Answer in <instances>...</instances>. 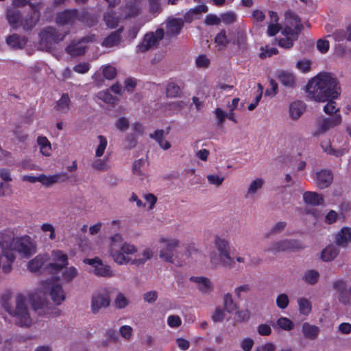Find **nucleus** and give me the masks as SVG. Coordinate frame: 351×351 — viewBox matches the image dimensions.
<instances>
[{"label":"nucleus","mask_w":351,"mask_h":351,"mask_svg":"<svg viewBox=\"0 0 351 351\" xmlns=\"http://www.w3.org/2000/svg\"><path fill=\"white\" fill-rule=\"evenodd\" d=\"M36 252V244L29 236L14 237L8 231H0V269L4 274H9L12 270L15 253L28 258Z\"/></svg>","instance_id":"1"},{"label":"nucleus","mask_w":351,"mask_h":351,"mask_svg":"<svg viewBox=\"0 0 351 351\" xmlns=\"http://www.w3.org/2000/svg\"><path fill=\"white\" fill-rule=\"evenodd\" d=\"M108 240V254L118 265L130 264L140 267L154 257V252L152 248L146 247L138 253V247L130 242L123 241V236L119 233L111 235Z\"/></svg>","instance_id":"2"},{"label":"nucleus","mask_w":351,"mask_h":351,"mask_svg":"<svg viewBox=\"0 0 351 351\" xmlns=\"http://www.w3.org/2000/svg\"><path fill=\"white\" fill-rule=\"evenodd\" d=\"M308 97L317 101L326 102L330 98L337 99L341 90L337 78L330 73H319L307 84Z\"/></svg>","instance_id":"3"},{"label":"nucleus","mask_w":351,"mask_h":351,"mask_svg":"<svg viewBox=\"0 0 351 351\" xmlns=\"http://www.w3.org/2000/svg\"><path fill=\"white\" fill-rule=\"evenodd\" d=\"M47 291H49L52 300L56 304H60L65 300L64 291L60 284L51 280L43 282L38 289L29 295L32 306L38 314L45 315L48 310Z\"/></svg>","instance_id":"4"},{"label":"nucleus","mask_w":351,"mask_h":351,"mask_svg":"<svg viewBox=\"0 0 351 351\" xmlns=\"http://www.w3.org/2000/svg\"><path fill=\"white\" fill-rule=\"evenodd\" d=\"M3 309L11 315L14 323L21 327H29L33 323L27 298L23 294H18L14 301L11 294H5L2 298Z\"/></svg>","instance_id":"5"},{"label":"nucleus","mask_w":351,"mask_h":351,"mask_svg":"<svg viewBox=\"0 0 351 351\" xmlns=\"http://www.w3.org/2000/svg\"><path fill=\"white\" fill-rule=\"evenodd\" d=\"M302 27L300 19L295 14L291 12H286L285 25L281 32L278 45L283 48H291L293 46V41L297 40Z\"/></svg>","instance_id":"6"},{"label":"nucleus","mask_w":351,"mask_h":351,"mask_svg":"<svg viewBox=\"0 0 351 351\" xmlns=\"http://www.w3.org/2000/svg\"><path fill=\"white\" fill-rule=\"evenodd\" d=\"M38 5H30L32 10L31 16L29 18L25 19V20L21 19L19 12L13 10H8V21L14 28L21 26L25 29H29L35 26L39 19L40 14L38 12Z\"/></svg>","instance_id":"7"},{"label":"nucleus","mask_w":351,"mask_h":351,"mask_svg":"<svg viewBox=\"0 0 351 351\" xmlns=\"http://www.w3.org/2000/svg\"><path fill=\"white\" fill-rule=\"evenodd\" d=\"M160 245L158 255L164 262L173 263L176 259L175 250L180 245L178 239L161 237L159 239Z\"/></svg>","instance_id":"8"},{"label":"nucleus","mask_w":351,"mask_h":351,"mask_svg":"<svg viewBox=\"0 0 351 351\" xmlns=\"http://www.w3.org/2000/svg\"><path fill=\"white\" fill-rule=\"evenodd\" d=\"M84 263L92 267L91 271L97 276L111 278L115 275L111 267L104 264L101 259L98 257L86 258L84 260Z\"/></svg>","instance_id":"9"},{"label":"nucleus","mask_w":351,"mask_h":351,"mask_svg":"<svg viewBox=\"0 0 351 351\" xmlns=\"http://www.w3.org/2000/svg\"><path fill=\"white\" fill-rule=\"evenodd\" d=\"M303 243L295 239H283L274 242L269 245L267 251L276 253L285 251H294L302 249Z\"/></svg>","instance_id":"10"},{"label":"nucleus","mask_w":351,"mask_h":351,"mask_svg":"<svg viewBox=\"0 0 351 351\" xmlns=\"http://www.w3.org/2000/svg\"><path fill=\"white\" fill-rule=\"evenodd\" d=\"M342 122L341 114H336L332 117H320L316 121V128L313 135L317 136L324 134L329 130L339 125Z\"/></svg>","instance_id":"11"},{"label":"nucleus","mask_w":351,"mask_h":351,"mask_svg":"<svg viewBox=\"0 0 351 351\" xmlns=\"http://www.w3.org/2000/svg\"><path fill=\"white\" fill-rule=\"evenodd\" d=\"M67 32L57 31L53 27H47L40 34V43L46 48H50L53 44L62 40Z\"/></svg>","instance_id":"12"},{"label":"nucleus","mask_w":351,"mask_h":351,"mask_svg":"<svg viewBox=\"0 0 351 351\" xmlns=\"http://www.w3.org/2000/svg\"><path fill=\"white\" fill-rule=\"evenodd\" d=\"M163 36L164 32L162 29L146 34L142 41L136 46V51L143 53L150 49L156 46Z\"/></svg>","instance_id":"13"},{"label":"nucleus","mask_w":351,"mask_h":351,"mask_svg":"<svg viewBox=\"0 0 351 351\" xmlns=\"http://www.w3.org/2000/svg\"><path fill=\"white\" fill-rule=\"evenodd\" d=\"M209 259L211 267L214 269L222 267L230 269L235 266L234 258L231 255L217 254L215 251H211L209 254Z\"/></svg>","instance_id":"14"},{"label":"nucleus","mask_w":351,"mask_h":351,"mask_svg":"<svg viewBox=\"0 0 351 351\" xmlns=\"http://www.w3.org/2000/svg\"><path fill=\"white\" fill-rule=\"evenodd\" d=\"M110 304V294L107 290H101L95 292L91 298V311L97 313L101 309L106 308Z\"/></svg>","instance_id":"15"},{"label":"nucleus","mask_w":351,"mask_h":351,"mask_svg":"<svg viewBox=\"0 0 351 351\" xmlns=\"http://www.w3.org/2000/svg\"><path fill=\"white\" fill-rule=\"evenodd\" d=\"M52 263L47 265L48 269L51 271H59L66 267L68 262V256L60 250H53L51 252Z\"/></svg>","instance_id":"16"},{"label":"nucleus","mask_w":351,"mask_h":351,"mask_svg":"<svg viewBox=\"0 0 351 351\" xmlns=\"http://www.w3.org/2000/svg\"><path fill=\"white\" fill-rule=\"evenodd\" d=\"M93 38L88 36L83 38L80 40H73L66 48L67 53L72 56H78L84 54L86 48V43L92 41Z\"/></svg>","instance_id":"17"},{"label":"nucleus","mask_w":351,"mask_h":351,"mask_svg":"<svg viewBox=\"0 0 351 351\" xmlns=\"http://www.w3.org/2000/svg\"><path fill=\"white\" fill-rule=\"evenodd\" d=\"M149 165V162L146 157L134 160L132 165V173L138 177L141 181L148 180L149 175L146 171V169Z\"/></svg>","instance_id":"18"},{"label":"nucleus","mask_w":351,"mask_h":351,"mask_svg":"<svg viewBox=\"0 0 351 351\" xmlns=\"http://www.w3.org/2000/svg\"><path fill=\"white\" fill-rule=\"evenodd\" d=\"M125 18H133L138 16L142 12L141 3L139 0H131L127 2L122 8Z\"/></svg>","instance_id":"19"},{"label":"nucleus","mask_w":351,"mask_h":351,"mask_svg":"<svg viewBox=\"0 0 351 351\" xmlns=\"http://www.w3.org/2000/svg\"><path fill=\"white\" fill-rule=\"evenodd\" d=\"M335 241L337 245L346 247L351 243V228L343 227L335 234Z\"/></svg>","instance_id":"20"},{"label":"nucleus","mask_w":351,"mask_h":351,"mask_svg":"<svg viewBox=\"0 0 351 351\" xmlns=\"http://www.w3.org/2000/svg\"><path fill=\"white\" fill-rule=\"evenodd\" d=\"M316 184L321 189L328 187L333 180V176L329 170H322L317 173Z\"/></svg>","instance_id":"21"},{"label":"nucleus","mask_w":351,"mask_h":351,"mask_svg":"<svg viewBox=\"0 0 351 351\" xmlns=\"http://www.w3.org/2000/svg\"><path fill=\"white\" fill-rule=\"evenodd\" d=\"M306 110V105L301 101H293L289 104V115L291 119H299Z\"/></svg>","instance_id":"22"},{"label":"nucleus","mask_w":351,"mask_h":351,"mask_svg":"<svg viewBox=\"0 0 351 351\" xmlns=\"http://www.w3.org/2000/svg\"><path fill=\"white\" fill-rule=\"evenodd\" d=\"M57 23L60 25L73 24L77 20H80L76 10H65L58 14L57 16Z\"/></svg>","instance_id":"23"},{"label":"nucleus","mask_w":351,"mask_h":351,"mask_svg":"<svg viewBox=\"0 0 351 351\" xmlns=\"http://www.w3.org/2000/svg\"><path fill=\"white\" fill-rule=\"evenodd\" d=\"M265 184V180L262 178H256L250 181L245 191L246 197H253L261 191Z\"/></svg>","instance_id":"24"},{"label":"nucleus","mask_w":351,"mask_h":351,"mask_svg":"<svg viewBox=\"0 0 351 351\" xmlns=\"http://www.w3.org/2000/svg\"><path fill=\"white\" fill-rule=\"evenodd\" d=\"M123 27H120L119 29L112 32L103 41L102 45L106 47H113L119 45L123 41L121 33Z\"/></svg>","instance_id":"25"},{"label":"nucleus","mask_w":351,"mask_h":351,"mask_svg":"<svg viewBox=\"0 0 351 351\" xmlns=\"http://www.w3.org/2000/svg\"><path fill=\"white\" fill-rule=\"evenodd\" d=\"M214 245L217 254L231 255V249L229 241L219 236H216L214 239Z\"/></svg>","instance_id":"26"},{"label":"nucleus","mask_w":351,"mask_h":351,"mask_svg":"<svg viewBox=\"0 0 351 351\" xmlns=\"http://www.w3.org/2000/svg\"><path fill=\"white\" fill-rule=\"evenodd\" d=\"M65 173H57L53 175L47 176L45 174H40L39 176L38 182L41 183L46 187H50L52 185L59 182L62 177L66 176Z\"/></svg>","instance_id":"27"},{"label":"nucleus","mask_w":351,"mask_h":351,"mask_svg":"<svg viewBox=\"0 0 351 351\" xmlns=\"http://www.w3.org/2000/svg\"><path fill=\"white\" fill-rule=\"evenodd\" d=\"M193 281L197 284V287L202 293H209L213 290V285L211 280L204 277H194Z\"/></svg>","instance_id":"28"},{"label":"nucleus","mask_w":351,"mask_h":351,"mask_svg":"<svg viewBox=\"0 0 351 351\" xmlns=\"http://www.w3.org/2000/svg\"><path fill=\"white\" fill-rule=\"evenodd\" d=\"M304 202L312 206H317L322 204L324 202L323 197L313 191H306L303 193Z\"/></svg>","instance_id":"29"},{"label":"nucleus","mask_w":351,"mask_h":351,"mask_svg":"<svg viewBox=\"0 0 351 351\" xmlns=\"http://www.w3.org/2000/svg\"><path fill=\"white\" fill-rule=\"evenodd\" d=\"M48 259V255L38 254L28 262L27 268L32 272L38 271Z\"/></svg>","instance_id":"30"},{"label":"nucleus","mask_w":351,"mask_h":351,"mask_svg":"<svg viewBox=\"0 0 351 351\" xmlns=\"http://www.w3.org/2000/svg\"><path fill=\"white\" fill-rule=\"evenodd\" d=\"M71 107V101L69 96L67 94H63L56 101L55 108L61 114H66L70 110Z\"/></svg>","instance_id":"31"},{"label":"nucleus","mask_w":351,"mask_h":351,"mask_svg":"<svg viewBox=\"0 0 351 351\" xmlns=\"http://www.w3.org/2000/svg\"><path fill=\"white\" fill-rule=\"evenodd\" d=\"M183 26V21L180 19H169L167 21V33L169 35L178 34Z\"/></svg>","instance_id":"32"},{"label":"nucleus","mask_w":351,"mask_h":351,"mask_svg":"<svg viewBox=\"0 0 351 351\" xmlns=\"http://www.w3.org/2000/svg\"><path fill=\"white\" fill-rule=\"evenodd\" d=\"M339 252L338 247L335 245H327L321 253V258L325 262L334 260Z\"/></svg>","instance_id":"33"},{"label":"nucleus","mask_w":351,"mask_h":351,"mask_svg":"<svg viewBox=\"0 0 351 351\" xmlns=\"http://www.w3.org/2000/svg\"><path fill=\"white\" fill-rule=\"evenodd\" d=\"M108 146V140L106 137L102 135L97 136L95 144V156L96 158H101L104 156Z\"/></svg>","instance_id":"34"},{"label":"nucleus","mask_w":351,"mask_h":351,"mask_svg":"<svg viewBox=\"0 0 351 351\" xmlns=\"http://www.w3.org/2000/svg\"><path fill=\"white\" fill-rule=\"evenodd\" d=\"M104 21L108 28L114 29L120 23L121 17L114 12L108 11L104 14Z\"/></svg>","instance_id":"35"},{"label":"nucleus","mask_w":351,"mask_h":351,"mask_svg":"<svg viewBox=\"0 0 351 351\" xmlns=\"http://www.w3.org/2000/svg\"><path fill=\"white\" fill-rule=\"evenodd\" d=\"M6 43L9 46L14 49H21L25 46L27 39L25 37L19 36L17 34H13L7 38Z\"/></svg>","instance_id":"36"},{"label":"nucleus","mask_w":351,"mask_h":351,"mask_svg":"<svg viewBox=\"0 0 351 351\" xmlns=\"http://www.w3.org/2000/svg\"><path fill=\"white\" fill-rule=\"evenodd\" d=\"M208 10V8L205 5H200L195 8L191 9L189 11H188L184 16V21L186 22H191L194 19H195L197 15H199L201 13H206Z\"/></svg>","instance_id":"37"},{"label":"nucleus","mask_w":351,"mask_h":351,"mask_svg":"<svg viewBox=\"0 0 351 351\" xmlns=\"http://www.w3.org/2000/svg\"><path fill=\"white\" fill-rule=\"evenodd\" d=\"M278 79L284 86L293 87L295 84V77L288 71H281L278 73Z\"/></svg>","instance_id":"38"},{"label":"nucleus","mask_w":351,"mask_h":351,"mask_svg":"<svg viewBox=\"0 0 351 351\" xmlns=\"http://www.w3.org/2000/svg\"><path fill=\"white\" fill-rule=\"evenodd\" d=\"M230 43V40L228 38L225 30H221L215 38V46L218 50L226 49Z\"/></svg>","instance_id":"39"},{"label":"nucleus","mask_w":351,"mask_h":351,"mask_svg":"<svg viewBox=\"0 0 351 351\" xmlns=\"http://www.w3.org/2000/svg\"><path fill=\"white\" fill-rule=\"evenodd\" d=\"M37 143L40 148V153L45 156H49L51 153V145L49 141L43 136L37 138Z\"/></svg>","instance_id":"40"},{"label":"nucleus","mask_w":351,"mask_h":351,"mask_svg":"<svg viewBox=\"0 0 351 351\" xmlns=\"http://www.w3.org/2000/svg\"><path fill=\"white\" fill-rule=\"evenodd\" d=\"M302 332L306 338L314 339L317 337L319 332V329L316 326L311 325L308 323H304L302 324Z\"/></svg>","instance_id":"41"},{"label":"nucleus","mask_w":351,"mask_h":351,"mask_svg":"<svg viewBox=\"0 0 351 351\" xmlns=\"http://www.w3.org/2000/svg\"><path fill=\"white\" fill-rule=\"evenodd\" d=\"M322 147L324 152L327 154L332 155L336 157H341L344 155L347 152L344 148L335 149L332 147L330 143H322Z\"/></svg>","instance_id":"42"},{"label":"nucleus","mask_w":351,"mask_h":351,"mask_svg":"<svg viewBox=\"0 0 351 351\" xmlns=\"http://www.w3.org/2000/svg\"><path fill=\"white\" fill-rule=\"evenodd\" d=\"M294 327L293 322L286 317H280L276 320L275 328H280L283 330L290 331Z\"/></svg>","instance_id":"43"},{"label":"nucleus","mask_w":351,"mask_h":351,"mask_svg":"<svg viewBox=\"0 0 351 351\" xmlns=\"http://www.w3.org/2000/svg\"><path fill=\"white\" fill-rule=\"evenodd\" d=\"M223 304L225 310L228 313H232L237 308L236 303L234 302L232 294L227 293L223 297Z\"/></svg>","instance_id":"44"},{"label":"nucleus","mask_w":351,"mask_h":351,"mask_svg":"<svg viewBox=\"0 0 351 351\" xmlns=\"http://www.w3.org/2000/svg\"><path fill=\"white\" fill-rule=\"evenodd\" d=\"M335 99H329L326 102V104L324 106L323 110L324 112L330 116L336 114H340L339 112V108L337 105V103L334 101Z\"/></svg>","instance_id":"45"},{"label":"nucleus","mask_w":351,"mask_h":351,"mask_svg":"<svg viewBox=\"0 0 351 351\" xmlns=\"http://www.w3.org/2000/svg\"><path fill=\"white\" fill-rule=\"evenodd\" d=\"M234 261L239 263H245L247 267H254L261 263V259L258 257H252L247 261L245 255L238 254L236 256Z\"/></svg>","instance_id":"46"},{"label":"nucleus","mask_w":351,"mask_h":351,"mask_svg":"<svg viewBox=\"0 0 351 351\" xmlns=\"http://www.w3.org/2000/svg\"><path fill=\"white\" fill-rule=\"evenodd\" d=\"M79 274L78 270L73 266L66 267L62 273V277L64 282H71Z\"/></svg>","instance_id":"47"},{"label":"nucleus","mask_w":351,"mask_h":351,"mask_svg":"<svg viewBox=\"0 0 351 351\" xmlns=\"http://www.w3.org/2000/svg\"><path fill=\"white\" fill-rule=\"evenodd\" d=\"M108 158H97L91 164L92 167L97 171H104L110 169V165L108 163Z\"/></svg>","instance_id":"48"},{"label":"nucleus","mask_w":351,"mask_h":351,"mask_svg":"<svg viewBox=\"0 0 351 351\" xmlns=\"http://www.w3.org/2000/svg\"><path fill=\"white\" fill-rule=\"evenodd\" d=\"M299 311L301 314L308 315L311 311V304L310 301L304 298L298 299Z\"/></svg>","instance_id":"49"},{"label":"nucleus","mask_w":351,"mask_h":351,"mask_svg":"<svg viewBox=\"0 0 351 351\" xmlns=\"http://www.w3.org/2000/svg\"><path fill=\"white\" fill-rule=\"evenodd\" d=\"M139 29L140 28L137 26L129 27L124 33L123 37H122L123 41L130 43L136 38Z\"/></svg>","instance_id":"50"},{"label":"nucleus","mask_w":351,"mask_h":351,"mask_svg":"<svg viewBox=\"0 0 351 351\" xmlns=\"http://www.w3.org/2000/svg\"><path fill=\"white\" fill-rule=\"evenodd\" d=\"M130 304V300L122 293H119L114 301V305L117 309H123L126 308Z\"/></svg>","instance_id":"51"},{"label":"nucleus","mask_w":351,"mask_h":351,"mask_svg":"<svg viewBox=\"0 0 351 351\" xmlns=\"http://www.w3.org/2000/svg\"><path fill=\"white\" fill-rule=\"evenodd\" d=\"M319 274L317 271L308 270L304 273L302 276V280L308 285L315 284L319 279Z\"/></svg>","instance_id":"52"},{"label":"nucleus","mask_w":351,"mask_h":351,"mask_svg":"<svg viewBox=\"0 0 351 351\" xmlns=\"http://www.w3.org/2000/svg\"><path fill=\"white\" fill-rule=\"evenodd\" d=\"M41 231L47 234L50 240H55L56 238L55 227L50 223H43L40 226Z\"/></svg>","instance_id":"53"},{"label":"nucleus","mask_w":351,"mask_h":351,"mask_svg":"<svg viewBox=\"0 0 351 351\" xmlns=\"http://www.w3.org/2000/svg\"><path fill=\"white\" fill-rule=\"evenodd\" d=\"M180 88L173 82L169 83L166 88V94L169 97H176L180 95Z\"/></svg>","instance_id":"54"},{"label":"nucleus","mask_w":351,"mask_h":351,"mask_svg":"<svg viewBox=\"0 0 351 351\" xmlns=\"http://www.w3.org/2000/svg\"><path fill=\"white\" fill-rule=\"evenodd\" d=\"M251 290V286L249 284H243L238 287H237L234 290V293L235 296L240 299L247 293H248Z\"/></svg>","instance_id":"55"},{"label":"nucleus","mask_w":351,"mask_h":351,"mask_svg":"<svg viewBox=\"0 0 351 351\" xmlns=\"http://www.w3.org/2000/svg\"><path fill=\"white\" fill-rule=\"evenodd\" d=\"M260 50L259 57L261 59H265L278 53V49L276 48L270 47L269 46L262 47Z\"/></svg>","instance_id":"56"},{"label":"nucleus","mask_w":351,"mask_h":351,"mask_svg":"<svg viewBox=\"0 0 351 351\" xmlns=\"http://www.w3.org/2000/svg\"><path fill=\"white\" fill-rule=\"evenodd\" d=\"M97 98L107 104H114L117 101L108 90L100 91L97 93Z\"/></svg>","instance_id":"57"},{"label":"nucleus","mask_w":351,"mask_h":351,"mask_svg":"<svg viewBox=\"0 0 351 351\" xmlns=\"http://www.w3.org/2000/svg\"><path fill=\"white\" fill-rule=\"evenodd\" d=\"M225 308L223 309L221 307H217L212 315V319L214 322H221L226 319Z\"/></svg>","instance_id":"58"},{"label":"nucleus","mask_w":351,"mask_h":351,"mask_svg":"<svg viewBox=\"0 0 351 351\" xmlns=\"http://www.w3.org/2000/svg\"><path fill=\"white\" fill-rule=\"evenodd\" d=\"M289 303V298L286 293H280L276 298V305L280 309L286 308Z\"/></svg>","instance_id":"59"},{"label":"nucleus","mask_w":351,"mask_h":351,"mask_svg":"<svg viewBox=\"0 0 351 351\" xmlns=\"http://www.w3.org/2000/svg\"><path fill=\"white\" fill-rule=\"evenodd\" d=\"M104 76L108 80H112L117 75V69L111 65H106L102 67Z\"/></svg>","instance_id":"60"},{"label":"nucleus","mask_w":351,"mask_h":351,"mask_svg":"<svg viewBox=\"0 0 351 351\" xmlns=\"http://www.w3.org/2000/svg\"><path fill=\"white\" fill-rule=\"evenodd\" d=\"M221 22L225 24L233 23L237 20V15L233 12H227L221 14Z\"/></svg>","instance_id":"61"},{"label":"nucleus","mask_w":351,"mask_h":351,"mask_svg":"<svg viewBox=\"0 0 351 351\" xmlns=\"http://www.w3.org/2000/svg\"><path fill=\"white\" fill-rule=\"evenodd\" d=\"M195 64L198 68L206 69L210 65V60L206 56L200 55L196 58Z\"/></svg>","instance_id":"62"},{"label":"nucleus","mask_w":351,"mask_h":351,"mask_svg":"<svg viewBox=\"0 0 351 351\" xmlns=\"http://www.w3.org/2000/svg\"><path fill=\"white\" fill-rule=\"evenodd\" d=\"M207 180L209 184L219 186L224 180V177L219 175L210 174L207 176Z\"/></svg>","instance_id":"63"},{"label":"nucleus","mask_w":351,"mask_h":351,"mask_svg":"<svg viewBox=\"0 0 351 351\" xmlns=\"http://www.w3.org/2000/svg\"><path fill=\"white\" fill-rule=\"evenodd\" d=\"M167 322L171 328H178L182 324V319L178 315H171L167 317Z\"/></svg>","instance_id":"64"}]
</instances>
